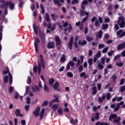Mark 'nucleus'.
<instances>
[{
	"instance_id": "obj_1",
	"label": "nucleus",
	"mask_w": 125,
	"mask_h": 125,
	"mask_svg": "<svg viewBox=\"0 0 125 125\" xmlns=\"http://www.w3.org/2000/svg\"><path fill=\"white\" fill-rule=\"evenodd\" d=\"M40 57L41 58L40 62H38V74L40 75L41 72H42V69L45 68V62H44V60L42 57V55H40Z\"/></svg>"
},
{
	"instance_id": "obj_2",
	"label": "nucleus",
	"mask_w": 125,
	"mask_h": 125,
	"mask_svg": "<svg viewBox=\"0 0 125 125\" xmlns=\"http://www.w3.org/2000/svg\"><path fill=\"white\" fill-rule=\"evenodd\" d=\"M117 24L119 25L120 28H125V20L124 16H120L118 18Z\"/></svg>"
},
{
	"instance_id": "obj_3",
	"label": "nucleus",
	"mask_w": 125,
	"mask_h": 125,
	"mask_svg": "<svg viewBox=\"0 0 125 125\" xmlns=\"http://www.w3.org/2000/svg\"><path fill=\"white\" fill-rule=\"evenodd\" d=\"M93 1V0H84L82 1V4H81V8L82 9H83V10H85V6L84 5H87L88 4V2H92Z\"/></svg>"
},
{
	"instance_id": "obj_4",
	"label": "nucleus",
	"mask_w": 125,
	"mask_h": 125,
	"mask_svg": "<svg viewBox=\"0 0 125 125\" xmlns=\"http://www.w3.org/2000/svg\"><path fill=\"white\" fill-rule=\"evenodd\" d=\"M73 43H74V36H71L69 39V42L67 43V46L70 50L73 49Z\"/></svg>"
},
{
	"instance_id": "obj_5",
	"label": "nucleus",
	"mask_w": 125,
	"mask_h": 125,
	"mask_svg": "<svg viewBox=\"0 0 125 125\" xmlns=\"http://www.w3.org/2000/svg\"><path fill=\"white\" fill-rule=\"evenodd\" d=\"M34 40V47L35 48V51L36 52H38V51H39V47L38 45L41 42V41H40V39L38 38H35Z\"/></svg>"
},
{
	"instance_id": "obj_6",
	"label": "nucleus",
	"mask_w": 125,
	"mask_h": 125,
	"mask_svg": "<svg viewBox=\"0 0 125 125\" xmlns=\"http://www.w3.org/2000/svg\"><path fill=\"white\" fill-rule=\"evenodd\" d=\"M39 37L41 40L42 43H44L45 42V33L44 32H39Z\"/></svg>"
},
{
	"instance_id": "obj_7",
	"label": "nucleus",
	"mask_w": 125,
	"mask_h": 125,
	"mask_svg": "<svg viewBox=\"0 0 125 125\" xmlns=\"http://www.w3.org/2000/svg\"><path fill=\"white\" fill-rule=\"evenodd\" d=\"M6 4L7 7V6H8V5H9V8H10V10H14V7H15V4H14V3H12V1H7L6 2Z\"/></svg>"
},
{
	"instance_id": "obj_8",
	"label": "nucleus",
	"mask_w": 125,
	"mask_h": 125,
	"mask_svg": "<svg viewBox=\"0 0 125 125\" xmlns=\"http://www.w3.org/2000/svg\"><path fill=\"white\" fill-rule=\"evenodd\" d=\"M75 66V62H74L70 61L68 62L66 67V70H67V71H69L70 69L71 68V66L72 67H74Z\"/></svg>"
},
{
	"instance_id": "obj_9",
	"label": "nucleus",
	"mask_w": 125,
	"mask_h": 125,
	"mask_svg": "<svg viewBox=\"0 0 125 125\" xmlns=\"http://www.w3.org/2000/svg\"><path fill=\"white\" fill-rule=\"evenodd\" d=\"M40 112H41V107L38 106L35 110L33 111V114L35 117H39V116H40Z\"/></svg>"
},
{
	"instance_id": "obj_10",
	"label": "nucleus",
	"mask_w": 125,
	"mask_h": 125,
	"mask_svg": "<svg viewBox=\"0 0 125 125\" xmlns=\"http://www.w3.org/2000/svg\"><path fill=\"white\" fill-rule=\"evenodd\" d=\"M55 47V44H54V42H49L47 43V48L48 49H53Z\"/></svg>"
},
{
	"instance_id": "obj_11",
	"label": "nucleus",
	"mask_w": 125,
	"mask_h": 125,
	"mask_svg": "<svg viewBox=\"0 0 125 125\" xmlns=\"http://www.w3.org/2000/svg\"><path fill=\"white\" fill-rule=\"evenodd\" d=\"M117 36H119V38H123L125 36V32H123V30L120 29L116 32Z\"/></svg>"
},
{
	"instance_id": "obj_12",
	"label": "nucleus",
	"mask_w": 125,
	"mask_h": 125,
	"mask_svg": "<svg viewBox=\"0 0 125 125\" xmlns=\"http://www.w3.org/2000/svg\"><path fill=\"white\" fill-rule=\"evenodd\" d=\"M33 30L34 31L35 33L36 34V35H38V34L39 33V32H38V30H41V27H40V26H37V25H36V24L33 23Z\"/></svg>"
},
{
	"instance_id": "obj_13",
	"label": "nucleus",
	"mask_w": 125,
	"mask_h": 125,
	"mask_svg": "<svg viewBox=\"0 0 125 125\" xmlns=\"http://www.w3.org/2000/svg\"><path fill=\"white\" fill-rule=\"evenodd\" d=\"M55 41L56 42V46H58V45H60L61 44V40L59 36H56L55 38Z\"/></svg>"
},
{
	"instance_id": "obj_14",
	"label": "nucleus",
	"mask_w": 125,
	"mask_h": 125,
	"mask_svg": "<svg viewBox=\"0 0 125 125\" xmlns=\"http://www.w3.org/2000/svg\"><path fill=\"white\" fill-rule=\"evenodd\" d=\"M125 42H123L122 43H119L117 46V50L125 49Z\"/></svg>"
},
{
	"instance_id": "obj_15",
	"label": "nucleus",
	"mask_w": 125,
	"mask_h": 125,
	"mask_svg": "<svg viewBox=\"0 0 125 125\" xmlns=\"http://www.w3.org/2000/svg\"><path fill=\"white\" fill-rule=\"evenodd\" d=\"M91 21L92 22H95V26L96 27H98V25H99V21H98V20H97V18L96 17H93L91 20Z\"/></svg>"
},
{
	"instance_id": "obj_16",
	"label": "nucleus",
	"mask_w": 125,
	"mask_h": 125,
	"mask_svg": "<svg viewBox=\"0 0 125 125\" xmlns=\"http://www.w3.org/2000/svg\"><path fill=\"white\" fill-rule=\"evenodd\" d=\"M80 16H82V17H83L84 15H89V12H86L85 11L83 10H80Z\"/></svg>"
},
{
	"instance_id": "obj_17",
	"label": "nucleus",
	"mask_w": 125,
	"mask_h": 125,
	"mask_svg": "<svg viewBox=\"0 0 125 125\" xmlns=\"http://www.w3.org/2000/svg\"><path fill=\"white\" fill-rule=\"evenodd\" d=\"M76 26L77 27H79V29L80 31H83V23H81V21H78L77 22H76Z\"/></svg>"
},
{
	"instance_id": "obj_18",
	"label": "nucleus",
	"mask_w": 125,
	"mask_h": 125,
	"mask_svg": "<svg viewBox=\"0 0 125 125\" xmlns=\"http://www.w3.org/2000/svg\"><path fill=\"white\" fill-rule=\"evenodd\" d=\"M78 44L79 45H81L82 46H83V45H85V44H87V42L85 40H83L82 42V40H80L78 41Z\"/></svg>"
},
{
	"instance_id": "obj_19",
	"label": "nucleus",
	"mask_w": 125,
	"mask_h": 125,
	"mask_svg": "<svg viewBox=\"0 0 125 125\" xmlns=\"http://www.w3.org/2000/svg\"><path fill=\"white\" fill-rule=\"evenodd\" d=\"M58 87H59V82H56L53 85V88L54 89H55V90H58V91H60V89H58Z\"/></svg>"
},
{
	"instance_id": "obj_20",
	"label": "nucleus",
	"mask_w": 125,
	"mask_h": 125,
	"mask_svg": "<svg viewBox=\"0 0 125 125\" xmlns=\"http://www.w3.org/2000/svg\"><path fill=\"white\" fill-rule=\"evenodd\" d=\"M20 113H21L20 109H18L16 110V111L15 112L16 116V117H23V114H20Z\"/></svg>"
},
{
	"instance_id": "obj_21",
	"label": "nucleus",
	"mask_w": 125,
	"mask_h": 125,
	"mask_svg": "<svg viewBox=\"0 0 125 125\" xmlns=\"http://www.w3.org/2000/svg\"><path fill=\"white\" fill-rule=\"evenodd\" d=\"M118 115L116 114H111L109 117V121H112V119H117Z\"/></svg>"
},
{
	"instance_id": "obj_22",
	"label": "nucleus",
	"mask_w": 125,
	"mask_h": 125,
	"mask_svg": "<svg viewBox=\"0 0 125 125\" xmlns=\"http://www.w3.org/2000/svg\"><path fill=\"white\" fill-rule=\"evenodd\" d=\"M56 26V25L55 24H54L53 25V27H51V23L49 22V23L48 24V29H50V30H51V31H54V30H55Z\"/></svg>"
},
{
	"instance_id": "obj_23",
	"label": "nucleus",
	"mask_w": 125,
	"mask_h": 125,
	"mask_svg": "<svg viewBox=\"0 0 125 125\" xmlns=\"http://www.w3.org/2000/svg\"><path fill=\"white\" fill-rule=\"evenodd\" d=\"M53 2L54 4H56L58 7H61L62 6V4H61L59 0H53Z\"/></svg>"
},
{
	"instance_id": "obj_24",
	"label": "nucleus",
	"mask_w": 125,
	"mask_h": 125,
	"mask_svg": "<svg viewBox=\"0 0 125 125\" xmlns=\"http://www.w3.org/2000/svg\"><path fill=\"white\" fill-rule=\"evenodd\" d=\"M105 98H106V96H105V95H103L101 97H99L98 98V101L99 102H100L101 103H103V102H104V99H105Z\"/></svg>"
},
{
	"instance_id": "obj_25",
	"label": "nucleus",
	"mask_w": 125,
	"mask_h": 125,
	"mask_svg": "<svg viewBox=\"0 0 125 125\" xmlns=\"http://www.w3.org/2000/svg\"><path fill=\"white\" fill-rule=\"evenodd\" d=\"M95 125H109L106 122H101L98 121L95 123Z\"/></svg>"
},
{
	"instance_id": "obj_26",
	"label": "nucleus",
	"mask_w": 125,
	"mask_h": 125,
	"mask_svg": "<svg viewBox=\"0 0 125 125\" xmlns=\"http://www.w3.org/2000/svg\"><path fill=\"white\" fill-rule=\"evenodd\" d=\"M44 19L46 20L47 22H49L50 21V19H49V15L48 13H46L44 16Z\"/></svg>"
},
{
	"instance_id": "obj_27",
	"label": "nucleus",
	"mask_w": 125,
	"mask_h": 125,
	"mask_svg": "<svg viewBox=\"0 0 125 125\" xmlns=\"http://www.w3.org/2000/svg\"><path fill=\"white\" fill-rule=\"evenodd\" d=\"M92 89L93 90L92 93L94 94V95H95V94H97V87H96V86H93Z\"/></svg>"
},
{
	"instance_id": "obj_28",
	"label": "nucleus",
	"mask_w": 125,
	"mask_h": 125,
	"mask_svg": "<svg viewBox=\"0 0 125 125\" xmlns=\"http://www.w3.org/2000/svg\"><path fill=\"white\" fill-rule=\"evenodd\" d=\"M32 90L33 92H37L38 90H40V88H39V86L38 85H36L35 87H32Z\"/></svg>"
},
{
	"instance_id": "obj_29",
	"label": "nucleus",
	"mask_w": 125,
	"mask_h": 125,
	"mask_svg": "<svg viewBox=\"0 0 125 125\" xmlns=\"http://www.w3.org/2000/svg\"><path fill=\"white\" fill-rule=\"evenodd\" d=\"M8 76H9V82L10 83V84H12V82H13L12 74L9 73L8 74Z\"/></svg>"
},
{
	"instance_id": "obj_30",
	"label": "nucleus",
	"mask_w": 125,
	"mask_h": 125,
	"mask_svg": "<svg viewBox=\"0 0 125 125\" xmlns=\"http://www.w3.org/2000/svg\"><path fill=\"white\" fill-rule=\"evenodd\" d=\"M111 79L112 80L113 83H116V81H117L118 77H117V75L114 74L112 76Z\"/></svg>"
},
{
	"instance_id": "obj_31",
	"label": "nucleus",
	"mask_w": 125,
	"mask_h": 125,
	"mask_svg": "<svg viewBox=\"0 0 125 125\" xmlns=\"http://www.w3.org/2000/svg\"><path fill=\"white\" fill-rule=\"evenodd\" d=\"M54 82H55V80L53 78H50L49 79V84L50 85H52L53 83H54Z\"/></svg>"
},
{
	"instance_id": "obj_32",
	"label": "nucleus",
	"mask_w": 125,
	"mask_h": 125,
	"mask_svg": "<svg viewBox=\"0 0 125 125\" xmlns=\"http://www.w3.org/2000/svg\"><path fill=\"white\" fill-rule=\"evenodd\" d=\"M61 61L62 63H64V62L66 61V57L65 56V54L62 55V56L61 57Z\"/></svg>"
},
{
	"instance_id": "obj_33",
	"label": "nucleus",
	"mask_w": 125,
	"mask_h": 125,
	"mask_svg": "<svg viewBox=\"0 0 125 125\" xmlns=\"http://www.w3.org/2000/svg\"><path fill=\"white\" fill-rule=\"evenodd\" d=\"M102 27H103V30H106V29H108L109 27V25L107 23H103L102 24Z\"/></svg>"
},
{
	"instance_id": "obj_34",
	"label": "nucleus",
	"mask_w": 125,
	"mask_h": 125,
	"mask_svg": "<svg viewBox=\"0 0 125 125\" xmlns=\"http://www.w3.org/2000/svg\"><path fill=\"white\" fill-rule=\"evenodd\" d=\"M88 63L89 66H92V64H93V61L92 60V58H90L88 60Z\"/></svg>"
},
{
	"instance_id": "obj_35",
	"label": "nucleus",
	"mask_w": 125,
	"mask_h": 125,
	"mask_svg": "<svg viewBox=\"0 0 125 125\" xmlns=\"http://www.w3.org/2000/svg\"><path fill=\"white\" fill-rule=\"evenodd\" d=\"M98 68H99L100 70H103V69H104V65H103L101 62H100L98 64Z\"/></svg>"
},
{
	"instance_id": "obj_36",
	"label": "nucleus",
	"mask_w": 125,
	"mask_h": 125,
	"mask_svg": "<svg viewBox=\"0 0 125 125\" xmlns=\"http://www.w3.org/2000/svg\"><path fill=\"white\" fill-rule=\"evenodd\" d=\"M40 8H41V10H42L41 13H42V14H44L45 10H44V7L42 5V4H41L40 5Z\"/></svg>"
},
{
	"instance_id": "obj_37",
	"label": "nucleus",
	"mask_w": 125,
	"mask_h": 125,
	"mask_svg": "<svg viewBox=\"0 0 125 125\" xmlns=\"http://www.w3.org/2000/svg\"><path fill=\"white\" fill-rule=\"evenodd\" d=\"M112 10H113V5H112V4H110L107 6V11H112Z\"/></svg>"
},
{
	"instance_id": "obj_38",
	"label": "nucleus",
	"mask_w": 125,
	"mask_h": 125,
	"mask_svg": "<svg viewBox=\"0 0 125 125\" xmlns=\"http://www.w3.org/2000/svg\"><path fill=\"white\" fill-rule=\"evenodd\" d=\"M121 122V117H118L117 119L114 120V122L115 124H119Z\"/></svg>"
},
{
	"instance_id": "obj_39",
	"label": "nucleus",
	"mask_w": 125,
	"mask_h": 125,
	"mask_svg": "<svg viewBox=\"0 0 125 125\" xmlns=\"http://www.w3.org/2000/svg\"><path fill=\"white\" fill-rule=\"evenodd\" d=\"M43 89L46 92H49V88L47 87L46 84H44Z\"/></svg>"
},
{
	"instance_id": "obj_40",
	"label": "nucleus",
	"mask_w": 125,
	"mask_h": 125,
	"mask_svg": "<svg viewBox=\"0 0 125 125\" xmlns=\"http://www.w3.org/2000/svg\"><path fill=\"white\" fill-rule=\"evenodd\" d=\"M58 113L59 115H62V114H63V109L61 108H59L58 109Z\"/></svg>"
},
{
	"instance_id": "obj_41",
	"label": "nucleus",
	"mask_w": 125,
	"mask_h": 125,
	"mask_svg": "<svg viewBox=\"0 0 125 125\" xmlns=\"http://www.w3.org/2000/svg\"><path fill=\"white\" fill-rule=\"evenodd\" d=\"M121 58V54H118L115 56L114 58V61H116V60H118V59H119V58Z\"/></svg>"
},
{
	"instance_id": "obj_42",
	"label": "nucleus",
	"mask_w": 125,
	"mask_h": 125,
	"mask_svg": "<svg viewBox=\"0 0 125 125\" xmlns=\"http://www.w3.org/2000/svg\"><path fill=\"white\" fill-rule=\"evenodd\" d=\"M19 96H20V95H19V93L17 92H15V96H14V99H18V98H19Z\"/></svg>"
},
{
	"instance_id": "obj_43",
	"label": "nucleus",
	"mask_w": 125,
	"mask_h": 125,
	"mask_svg": "<svg viewBox=\"0 0 125 125\" xmlns=\"http://www.w3.org/2000/svg\"><path fill=\"white\" fill-rule=\"evenodd\" d=\"M4 82L5 83H8V76L6 75L4 78Z\"/></svg>"
},
{
	"instance_id": "obj_44",
	"label": "nucleus",
	"mask_w": 125,
	"mask_h": 125,
	"mask_svg": "<svg viewBox=\"0 0 125 125\" xmlns=\"http://www.w3.org/2000/svg\"><path fill=\"white\" fill-rule=\"evenodd\" d=\"M67 76L69 78H73V77H74V75H73V73L71 72H67Z\"/></svg>"
},
{
	"instance_id": "obj_45",
	"label": "nucleus",
	"mask_w": 125,
	"mask_h": 125,
	"mask_svg": "<svg viewBox=\"0 0 125 125\" xmlns=\"http://www.w3.org/2000/svg\"><path fill=\"white\" fill-rule=\"evenodd\" d=\"M24 109L25 111H26L27 112L29 111V109H30V105L29 104L25 105Z\"/></svg>"
},
{
	"instance_id": "obj_46",
	"label": "nucleus",
	"mask_w": 125,
	"mask_h": 125,
	"mask_svg": "<svg viewBox=\"0 0 125 125\" xmlns=\"http://www.w3.org/2000/svg\"><path fill=\"white\" fill-rule=\"evenodd\" d=\"M103 32L102 31V30H100L98 32V37L99 39H101V38H102V34H103Z\"/></svg>"
},
{
	"instance_id": "obj_47",
	"label": "nucleus",
	"mask_w": 125,
	"mask_h": 125,
	"mask_svg": "<svg viewBox=\"0 0 125 125\" xmlns=\"http://www.w3.org/2000/svg\"><path fill=\"white\" fill-rule=\"evenodd\" d=\"M6 70L3 71V74L4 75H7V74H8L9 73V69H8V67L6 68Z\"/></svg>"
},
{
	"instance_id": "obj_48",
	"label": "nucleus",
	"mask_w": 125,
	"mask_h": 125,
	"mask_svg": "<svg viewBox=\"0 0 125 125\" xmlns=\"http://www.w3.org/2000/svg\"><path fill=\"white\" fill-rule=\"evenodd\" d=\"M101 63H102L103 65H105V57H103L101 58Z\"/></svg>"
},
{
	"instance_id": "obj_49",
	"label": "nucleus",
	"mask_w": 125,
	"mask_h": 125,
	"mask_svg": "<svg viewBox=\"0 0 125 125\" xmlns=\"http://www.w3.org/2000/svg\"><path fill=\"white\" fill-rule=\"evenodd\" d=\"M120 104H117L116 107H114V112H117V111H119V109H120Z\"/></svg>"
},
{
	"instance_id": "obj_50",
	"label": "nucleus",
	"mask_w": 125,
	"mask_h": 125,
	"mask_svg": "<svg viewBox=\"0 0 125 125\" xmlns=\"http://www.w3.org/2000/svg\"><path fill=\"white\" fill-rule=\"evenodd\" d=\"M86 40L88 42H91V41H93V38L90 37V36H87L86 38Z\"/></svg>"
},
{
	"instance_id": "obj_51",
	"label": "nucleus",
	"mask_w": 125,
	"mask_h": 125,
	"mask_svg": "<svg viewBox=\"0 0 125 125\" xmlns=\"http://www.w3.org/2000/svg\"><path fill=\"white\" fill-rule=\"evenodd\" d=\"M31 103V98L30 97H27L26 98V104H30Z\"/></svg>"
},
{
	"instance_id": "obj_52",
	"label": "nucleus",
	"mask_w": 125,
	"mask_h": 125,
	"mask_svg": "<svg viewBox=\"0 0 125 125\" xmlns=\"http://www.w3.org/2000/svg\"><path fill=\"white\" fill-rule=\"evenodd\" d=\"M48 104V102L47 101H44L43 104H42V107H45L47 106V104Z\"/></svg>"
},
{
	"instance_id": "obj_53",
	"label": "nucleus",
	"mask_w": 125,
	"mask_h": 125,
	"mask_svg": "<svg viewBox=\"0 0 125 125\" xmlns=\"http://www.w3.org/2000/svg\"><path fill=\"white\" fill-rule=\"evenodd\" d=\"M120 91L121 92H125V85H123V86H122L121 87H120Z\"/></svg>"
},
{
	"instance_id": "obj_54",
	"label": "nucleus",
	"mask_w": 125,
	"mask_h": 125,
	"mask_svg": "<svg viewBox=\"0 0 125 125\" xmlns=\"http://www.w3.org/2000/svg\"><path fill=\"white\" fill-rule=\"evenodd\" d=\"M52 109H54V111L55 112V111L58 109V106H57V104H54L52 106Z\"/></svg>"
},
{
	"instance_id": "obj_55",
	"label": "nucleus",
	"mask_w": 125,
	"mask_h": 125,
	"mask_svg": "<svg viewBox=\"0 0 125 125\" xmlns=\"http://www.w3.org/2000/svg\"><path fill=\"white\" fill-rule=\"evenodd\" d=\"M83 65H80L78 68L79 72L80 73L82 72L83 71Z\"/></svg>"
},
{
	"instance_id": "obj_56",
	"label": "nucleus",
	"mask_w": 125,
	"mask_h": 125,
	"mask_svg": "<svg viewBox=\"0 0 125 125\" xmlns=\"http://www.w3.org/2000/svg\"><path fill=\"white\" fill-rule=\"evenodd\" d=\"M106 99L107 100H110L111 99V93H107L106 94Z\"/></svg>"
},
{
	"instance_id": "obj_57",
	"label": "nucleus",
	"mask_w": 125,
	"mask_h": 125,
	"mask_svg": "<svg viewBox=\"0 0 125 125\" xmlns=\"http://www.w3.org/2000/svg\"><path fill=\"white\" fill-rule=\"evenodd\" d=\"M108 49H109V47H106L104 48L103 50H102V53H106L107 51H108Z\"/></svg>"
},
{
	"instance_id": "obj_58",
	"label": "nucleus",
	"mask_w": 125,
	"mask_h": 125,
	"mask_svg": "<svg viewBox=\"0 0 125 125\" xmlns=\"http://www.w3.org/2000/svg\"><path fill=\"white\" fill-rule=\"evenodd\" d=\"M89 16V15H88V16L86 15L85 18H83V22H86V21H87V19H88Z\"/></svg>"
},
{
	"instance_id": "obj_59",
	"label": "nucleus",
	"mask_w": 125,
	"mask_h": 125,
	"mask_svg": "<svg viewBox=\"0 0 125 125\" xmlns=\"http://www.w3.org/2000/svg\"><path fill=\"white\" fill-rule=\"evenodd\" d=\"M116 66H118V67H123L124 66L123 62H117L116 63Z\"/></svg>"
},
{
	"instance_id": "obj_60",
	"label": "nucleus",
	"mask_w": 125,
	"mask_h": 125,
	"mask_svg": "<svg viewBox=\"0 0 125 125\" xmlns=\"http://www.w3.org/2000/svg\"><path fill=\"white\" fill-rule=\"evenodd\" d=\"M0 8L2 9V8H4L5 7V6H6V2L1 4L0 5Z\"/></svg>"
},
{
	"instance_id": "obj_61",
	"label": "nucleus",
	"mask_w": 125,
	"mask_h": 125,
	"mask_svg": "<svg viewBox=\"0 0 125 125\" xmlns=\"http://www.w3.org/2000/svg\"><path fill=\"white\" fill-rule=\"evenodd\" d=\"M105 47V44H99V49H101V48H104Z\"/></svg>"
},
{
	"instance_id": "obj_62",
	"label": "nucleus",
	"mask_w": 125,
	"mask_h": 125,
	"mask_svg": "<svg viewBox=\"0 0 125 125\" xmlns=\"http://www.w3.org/2000/svg\"><path fill=\"white\" fill-rule=\"evenodd\" d=\"M23 4H24V1H21L19 3V6L20 8H21V7H23Z\"/></svg>"
},
{
	"instance_id": "obj_63",
	"label": "nucleus",
	"mask_w": 125,
	"mask_h": 125,
	"mask_svg": "<svg viewBox=\"0 0 125 125\" xmlns=\"http://www.w3.org/2000/svg\"><path fill=\"white\" fill-rule=\"evenodd\" d=\"M97 86L98 90L99 91L101 90V88H102L101 83L97 84Z\"/></svg>"
},
{
	"instance_id": "obj_64",
	"label": "nucleus",
	"mask_w": 125,
	"mask_h": 125,
	"mask_svg": "<svg viewBox=\"0 0 125 125\" xmlns=\"http://www.w3.org/2000/svg\"><path fill=\"white\" fill-rule=\"evenodd\" d=\"M33 72L34 73H36L37 72H38V66H34L33 67Z\"/></svg>"
}]
</instances>
